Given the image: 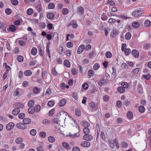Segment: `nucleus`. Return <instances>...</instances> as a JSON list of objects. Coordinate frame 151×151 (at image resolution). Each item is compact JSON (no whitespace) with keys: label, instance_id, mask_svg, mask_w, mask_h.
<instances>
[{"label":"nucleus","instance_id":"nucleus-1","mask_svg":"<svg viewBox=\"0 0 151 151\" xmlns=\"http://www.w3.org/2000/svg\"><path fill=\"white\" fill-rule=\"evenodd\" d=\"M143 11L140 8H138L135 9L133 12L132 15L134 17H137L141 16L143 14Z\"/></svg>","mask_w":151,"mask_h":151},{"label":"nucleus","instance_id":"nucleus-2","mask_svg":"<svg viewBox=\"0 0 151 151\" xmlns=\"http://www.w3.org/2000/svg\"><path fill=\"white\" fill-rule=\"evenodd\" d=\"M14 126V124L13 122H10L7 124L6 126V129L7 130H10L12 129Z\"/></svg>","mask_w":151,"mask_h":151},{"label":"nucleus","instance_id":"nucleus-3","mask_svg":"<svg viewBox=\"0 0 151 151\" xmlns=\"http://www.w3.org/2000/svg\"><path fill=\"white\" fill-rule=\"evenodd\" d=\"M16 127L17 128L20 129H24L26 127V125L24 123H17L16 125Z\"/></svg>","mask_w":151,"mask_h":151},{"label":"nucleus","instance_id":"nucleus-4","mask_svg":"<svg viewBox=\"0 0 151 151\" xmlns=\"http://www.w3.org/2000/svg\"><path fill=\"white\" fill-rule=\"evenodd\" d=\"M83 138L84 140L88 141H90L93 139L92 136L88 134L84 135Z\"/></svg>","mask_w":151,"mask_h":151},{"label":"nucleus","instance_id":"nucleus-5","mask_svg":"<svg viewBox=\"0 0 151 151\" xmlns=\"http://www.w3.org/2000/svg\"><path fill=\"white\" fill-rule=\"evenodd\" d=\"M90 143L87 141H84L81 142V145L83 147H88L90 145Z\"/></svg>","mask_w":151,"mask_h":151},{"label":"nucleus","instance_id":"nucleus-6","mask_svg":"<svg viewBox=\"0 0 151 151\" xmlns=\"http://www.w3.org/2000/svg\"><path fill=\"white\" fill-rule=\"evenodd\" d=\"M132 54L136 58H138L139 57V52L136 49H134L132 51Z\"/></svg>","mask_w":151,"mask_h":151},{"label":"nucleus","instance_id":"nucleus-7","mask_svg":"<svg viewBox=\"0 0 151 151\" xmlns=\"http://www.w3.org/2000/svg\"><path fill=\"white\" fill-rule=\"evenodd\" d=\"M0 29H1L2 32H6V26H5V24L3 23L0 22Z\"/></svg>","mask_w":151,"mask_h":151},{"label":"nucleus","instance_id":"nucleus-8","mask_svg":"<svg viewBox=\"0 0 151 151\" xmlns=\"http://www.w3.org/2000/svg\"><path fill=\"white\" fill-rule=\"evenodd\" d=\"M84 48L85 46L84 45H80L78 47L77 50L78 53L79 54L81 53L83 51Z\"/></svg>","mask_w":151,"mask_h":151},{"label":"nucleus","instance_id":"nucleus-9","mask_svg":"<svg viewBox=\"0 0 151 151\" xmlns=\"http://www.w3.org/2000/svg\"><path fill=\"white\" fill-rule=\"evenodd\" d=\"M20 112V110L19 108H17L14 109L12 111V113L14 115H17Z\"/></svg>","mask_w":151,"mask_h":151},{"label":"nucleus","instance_id":"nucleus-10","mask_svg":"<svg viewBox=\"0 0 151 151\" xmlns=\"http://www.w3.org/2000/svg\"><path fill=\"white\" fill-rule=\"evenodd\" d=\"M69 25L70 26V25L72 26L74 28H76L77 27V25L76 20L71 21L69 24Z\"/></svg>","mask_w":151,"mask_h":151},{"label":"nucleus","instance_id":"nucleus-11","mask_svg":"<svg viewBox=\"0 0 151 151\" xmlns=\"http://www.w3.org/2000/svg\"><path fill=\"white\" fill-rule=\"evenodd\" d=\"M66 102V100L65 99H63L60 100L58 104L59 105L61 106H64Z\"/></svg>","mask_w":151,"mask_h":151},{"label":"nucleus","instance_id":"nucleus-12","mask_svg":"<svg viewBox=\"0 0 151 151\" xmlns=\"http://www.w3.org/2000/svg\"><path fill=\"white\" fill-rule=\"evenodd\" d=\"M31 120L29 118L24 119L23 120V123L26 125L30 124L31 123Z\"/></svg>","mask_w":151,"mask_h":151},{"label":"nucleus","instance_id":"nucleus-13","mask_svg":"<svg viewBox=\"0 0 151 151\" xmlns=\"http://www.w3.org/2000/svg\"><path fill=\"white\" fill-rule=\"evenodd\" d=\"M127 116L129 119H132L133 118V114L131 111H128L127 113Z\"/></svg>","mask_w":151,"mask_h":151},{"label":"nucleus","instance_id":"nucleus-14","mask_svg":"<svg viewBox=\"0 0 151 151\" xmlns=\"http://www.w3.org/2000/svg\"><path fill=\"white\" fill-rule=\"evenodd\" d=\"M64 64L67 67H69L70 66V63L68 60H65L64 61Z\"/></svg>","mask_w":151,"mask_h":151},{"label":"nucleus","instance_id":"nucleus-15","mask_svg":"<svg viewBox=\"0 0 151 151\" xmlns=\"http://www.w3.org/2000/svg\"><path fill=\"white\" fill-rule=\"evenodd\" d=\"M132 25L134 28H137L139 27L140 24L138 22H134L133 23Z\"/></svg>","mask_w":151,"mask_h":151},{"label":"nucleus","instance_id":"nucleus-16","mask_svg":"<svg viewBox=\"0 0 151 151\" xmlns=\"http://www.w3.org/2000/svg\"><path fill=\"white\" fill-rule=\"evenodd\" d=\"M117 90L119 93H122L124 92L125 89L123 87L120 86L117 88Z\"/></svg>","mask_w":151,"mask_h":151},{"label":"nucleus","instance_id":"nucleus-17","mask_svg":"<svg viewBox=\"0 0 151 151\" xmlns=\"http://www.w3.org/2000/svg\"><path fill=\"white\" fill-rule=\"evenodd\" d=\"M62 145L64 147L67 149H70V146L66 142H63L62 143Z\"/></svg>","mask_w":151,"mask_h":151},{"label":"nucleus","instance_id":"nucleus-18","mask_svg":"<svg viewBox=\"0 0 151 151\" xmlns=\"http://www.w3.org/2000/svg\"><path fill=\"white\" fill-rule=\"evenodd\" d=\"M32 74V71L30 70H27L25 71L24 72V74L27 76L31 75Z\"/></svg>","mask_w":151,"mask_h":151},{"label":"nucleus","instance_id":"nucleus-19","mask_svg":"<svg viewBox=\"0 0 151 151\" xmlns=\"http://www.w3.org/2000/svg\"><path fill=\"white\" fill-rule=\"evenodd\" d=\"M32 107H29L28 110V112L30 114H32L35 111V109Z\"/></svg>","mask_w":151,"mask_h":151},{"label":"nucleus","instance_id":"nucleus-20","mask_svg":"<svg viewBox=\"0 0 151 151\" xmlns=\"http://www.w3.org/2000/svg\"><path fill=\"white\" fill-rule=\"evenodd\" d=\"M81 124L83 127H88L90 126V124L89 123L86 121H82L81 123Z\"/></svg>","mask_w":151,"mask_h":151},{"label":"nucleus","instance_id":"nucleus-21","mask_svg":"<svg viewBox=\"0 0 151 151\" xmlns=\"http://www.w3.org/2000/svg\"><path fill=\"white\" fill-rule=\"evenodd\" d=\"M47 17L50 19H52L54 17V14L52 13H49L47 15Z\"/></svg>","mask_w":151,"mask_h":151},{"label":"nucleus","instance_id":"nucleus-22","mask_svg":"<svg viewBox=\"0 0 151 151\" xmlns=\"http://www.w3.org/2000/svg\"><path fill=\"white\" fill-rule=\"evenodd\" d=\"M37 52V49L35 47H33L31 50V54L34 55H36Z\"/></svg>","mask_w":151,"mask_h":151},{"label":"nucleus","instance_id":"nucleus-23","mask_svg":"<svg viewBox=\"0 0 151 151\" xmlns=\"http://www.w3.org/2000/svg\"><path fill=\"white\" fill-rule=\"evenodd\" d=\"M34 93L35 94L38 93L40 92L39 88L36 87H34L33 90Z\"/></svg>","mask_w":151,"mask_h":151},{"label":"nucleus","instance_id":"nucleus-24","mask_svg":"<svg viewBox=\"0 0 151 151\" xmlns=\"http://www.w3.org/2000/svg\"><path fill=\"white\" fill-rule=\"evenodd\" d=\"M60 122V120L58 118H54L52 121V122L53 123L58 124L59 122Z\"/></svg>","mask_w":151,"mask_h":151},{"label":"nucleus","instance_id":"nucleus-25","mask_svg":"<svg viewBox=\"0 0 151 151\" xmlns=\"http://www.w3.org/2000/svg\"><path fill=\"white\" fill-rule=\"evenodd\" d=\"M100 68V65L98 63H95L93 66V68L94 70H97Z\"/></svg>","mask_w":151,"mask_h":151},{"label":"nucleus","instance_id":"nucleus-26","mask_svg":"<svg viewBox=\"0 0 151 151\" xmlns=\"http://www.w3.org/2000/svg\"><path fill=\"white\" fill-rule=\"evenodd\" d=\"M131 37V34L130 32H127L125 36V38L127 40H129L130 39Z\"/></svg>","mask_w":151,"mask_h":151},{"label":"nucleus","instance_id":"nucleus-27","mask_svg":"<svg viewBox=\"0 0 151 151\" xmlns=\"http://www.w3.org/2000/svg\"><path fill=\"white\" fill-rule=\"evenodd\" d=\"M9 29L11 31L14 32L15 31L16 28L14 25H12L10 26Z\"/></svg>","mask_w":151,"mask_h":151},{"label":"nucleus","instance_id":"nucleus-28","mask_svg":"<svg viewBox=\"0 0 151 151\" xmlns=\"http://www.w3.org/2000/svg\"><path fill=\"white\" fill-rule=\"evenodd\" d=\"M121 85L124 89L127 88L129 86L128 83L125 82H122L121 83Z\"/></svg>","mask_w":151,"mask_h":151},{"label":"nucleus","instance_id":"nucleus-29","mask_svg":"<svg viewBox=\"0 0 151 151\" xmlns=\"http://www.w3.org/2000/svg\"><path fill=\"white\" fill-rule=\"evenodd\" d=\"M48 140L50 142H53L55 141L54 137L52 136H50L48 137Z\"/></svg>","mask_w":151,"mask_h":151},{"label":"nucleus","instance_id":"nucleus-30","mask_svg":"<svg viewBox=\"0 0 151 151\" xmlns=\"http://www.w3.org/2000/svg\"><path fill=\"white\" fill-rule=\"evenodd\" d=\"M101 19L103 21H106L107 20L108 17L105 14L103 13L102 14Z\"/></svg>","mask_w":151,"mask_h":151},{"label":"nucleus","instance_id":"nucleus-31","mask_svg":"<svg viewBox=\"0 0 151 151\" xmlns=\"http://www.w3.org/2000/svg\"><path fill=\"white\" fill-rule=\"evenodd\" d=\"M138 110L140 112L142 113L145 110V108L143 106H141L139 107Z\"/></svg>","mask_w":151,"mask_h":151},{"label":"nucleus","instance_id":"nucleus-32","mask_svg":"<svg viewBox=\"0 0 151 151\" xmlns=\"http://www.w3.org/2000/svg\"><path fill=\"white\" fill-rule=\"evenodd\" d=\"M33 10L31 8L29 9L27 11V14L28 15H31L33 13Z\"/></svg>","mask_w":151,"mask_h":151},{"label":"nucleus","instance_id":"nucleus-33","mask_svg":"<svg viewBox=\"0 0 151 151\" xmlns=\"http://www.w3.org/2000/svg\"><path fill=\"white\" fill-rule=\"evenodd\" d=\"M48 7L49 9H53L55 7V4L53 3H50L48 4Z\"/></svg>","mask_w":151,"mask_h":151},{"label":"nucleus","instance_id":"nucleus-34","mask_svg":"<svg viewBox=\"0 0 151 151\" xmlns=\"http://www.w3.org/2000/svg\"><path fill=\"white\" fill-rule=\"evenodd\" d=\"M82 88L85 90H87L88 87V85L87 83H84L82 86Z\"/></svg>","mask_w":151,"mask_h":151},{"label":"nucleus","instance_id":"nucleus-35","mask_svg":"<svg viewBox=\"0 0 151 151\" xmlns=\"http://www.w3.org/2000/svg\"><path fill=\"white\" fill-rule=\"evenodd\" d=\"M62 12L63 14L66 15L68 12V10L67 8H63L62 10Z\"/></svg>","mask_w":151,"mask_h":151},{"label":"nucleus","instance_id":"nucleus-36","mask_svg":"<svg viewBox=\"0 0 151 151\" xmlns=\"http://www.w3.org/2000/svg\"><path fill=\"white\" fill-rule=\"evenodd\" d=\"M83 132L86 134H88L89 132V129L87 127H85L83 128Z\"/></svg>","mask_w":151,"mask_h":151},{"label":"nucleus","instance_id":"nucleus-37","mask_svg":"<svg viewBox=\"0 0 151 151\" xmlns=\"http://www.w3.org/2000/svg\"><path fill=\"white\" fill-rule=\"evenodd\" d=\"M34 104V101L30 100L29 101L28 103V106L30 107H32Z\"/></svg>","mask_w":151,"mask_h":151},{"label":"nucleus","instance_id":"nucleus-38","mask_svg":"<svg viewBox=\"0 0 151 151\" xmlns=\"http://www.w3.org/2000/svg\"><path fill=\"white\" fill-rule=\"evenodd\" d=\"M36 131L35 129H32L30 131V134L32 136H35L36 134Z\"/></svg>","mask_w":151,"mask_h":151},{"label":"nucleus","instance_id":"nucleus-39","mask_svg":"<svg viewBox=\"0 0 151 151\" xmlns=\"http://www.w3.org/2000/svg\"><path fill=\"white\" fill-rule=\"evenodd\" d=\"M39 135L41 137L44 138L46 137V133L44 132H41L40 133Z\"/></svg>","mask_w":151,"mask_h":151},{"label":"nucleus","instance_id":"nucleus-40","mask_svg":"<svg viewBox=\"0 0 151 151\" xmlns=\"http://www.w3.org/2000/svg\"><path fill=\"white\" fill-rule=\"evenodd\" d=\"M89 105L90 107L93 108L98 107V104H97L93 103V102L90 103Z\"/></svg>","mask_w":151,"mask_h":151},{"label":"nucleus","instance_id":"nucleus-41","mask_svg":"<svg viewBox=\"0 0 151 151\" xmlns=\"http://www.w3.org/2000/svg\"><path fill=\"white\" fill-rule=\"evenodd\" d=\"M22 141V139L21 137L17 138L16 140V142L17 144H20Z\"/></svg>","mask_w":151,"mask_h":151},{"label":"nucleus","instance_id":"nucleus-42","mask_svg":"<svg viewBox=\"0 0 151 151\" xmlns=\"http://www.w3.org/2000/svg\"><path fill=\"white\" fill-rule=\"evenodd\" d=\"M6 14L8 15L12 13V10L10 8H6L5 10Z\"/></svg>","mask_w":151,"mask_h":151},{"label":"nucleus","instance_id":"nucleus-43","mask_svg":"<svg viewBox=\"0 0 151 151\" xmlns=\"http://www.w3.org/2000/svg\"><path fill=\"white\" fill-rule=\"evenodd\" d=\"M124 51L125 54L126 55H128L131 52V50L129 48L126 49Z\"/></svg>","mask_w":151,"mask_h":151},{"label":"nucleus","instance_id":"nucleus-44","mask_svg":"<svg viewBox=\"0 0 151 151\" xmlns=\"http://www.w3.org/2000/svg\"><path fill=\"white\" fill-rule=\"evenodd\" d=\"M106 58H110L111 57L112 54L110 52L108 51L106 53Z\"/></svg>","mask_w":151,"mask_h":151},{"label":"nucleus","instance_id":"nucleus-45","mask_svg":"<svg viewBox=\"0 0 151 151\" xmlns=\"http://www.w3.org/2000/svg\"><path fill=\"white\" fill-rule=\"evenodd\" d=\"M151 24V23L150 20H147L145 21L144 22V25L145 27H148Z\"/></svg>","mask_w":151,"mask_h":151},{"label":"nucleus","instance_id":"nucleus-46","mask_svg":"<svg viewBox=\"0 0 151 151\" xmlns=\"http://www.w3.org/2000/svg\"><path fill=\"white\" fill-rule=\"evenodd\" d=\"M88 76L90 77L93 76L94 75V73L93 70H89L88 73Z\"/></svg>","mask_w":151,"mask_h":151},{"label":"nucleus","instance_id":"nucleus-47","mask_svg":"<svg viewBox=\"0 0 151 151\" xmlns=\"http://www.w3.org/2000/svg\"><path fill=\"white\" fill-rule=\"evenodd\" d=\"M34 109L36 112H38L40 110V105H37L36 106V107L34 108Z\"/></svg>","mask_w":151,"mask_h":151},{"label":"nucleus","instance_id":"nucleus-48","mask_svg":"<svg viewBox=\"0 0 151 151\" xmlns=\"http://www.w3.org/2000/svg\"><path fill=\"white\" fill-rule=\"evenodd\" d=\"M11 3L14 5H17L18 3V1L17 0H11Z\"/></svg>","mask_w":151,"mask_h":151},{"label":"nucleus","instance_id":"nucleus-49","mask_svg":"<svg viewBox=\"0 0 151 151\" xmlns=\"http://www.w3.org/2000/svg\"><path fill=\"white\" fill-rule=\"evenodd\" d=\"M23 57L21 55H19L17 58V60L19 62H22L23 60Z\"/></svg>","mask_w":151,"mask_h":151},{"label":"nucleus","instance_id":"nucleus-50","mask_svg":"<svg viewBox=\"0 0 151 151\" xmlns=\"http://www.w3.org/2000/svg\"><path fill=\"white\" fill-rule=\"evenodd\" d=\"M25 117V115L23 113H21L19 114L18 115V117L20 119H22L24 118Z\"/></svg>","mask_w":151,"mask_h":151},{"label":"nucleus","instance_id":"nucleus-51","mask_svg":"<svg viewBox=\"0 0 151 151\" xmlns=\"http://www.w3.org/2000/svg\"><path fill=\"white\" fill-rule=\"evenodd\" d=\"M55 109H53L49 111V115L50 116H52L54 113Z\"/></svg>","mask_w":151,"mask_h":151},{"label":"nucleus","instance_id":"nucleus-52","mask_svg":"<svg viewBox=\"0 0 151 151\" xmlns=\"http://www.w3.org/2000/svg\"><path fill=\"white\" fill-rule=\"evenodd\" d=\"M76 114V115L80 116H81V111L80 110L78 109H77L75 111Z\"/></svg>","mask_w":151,"mask_h":151},{"label":"nucleus","instance_id":"nucleus-53","mask_svg":"<svg viewBox=\"0 0 151 151\" xmlns=\"http://www.w3.org/2000/svg\"><path fill=\"white\" fill-rule=\"evenodd\" d=\"M108 3L110 5L112 6H114L115 5L114 2L112 0H109L108 1Z\"/></svg>","mask_w":151,"mask_h":151},{"label":"nucleus","instance_id":"nucleus-54","mask_svg":"<svg viewBox=\"0 0 151 151\" xmlns=\"http://www.w3.org/2000/svg\"><path fill=\"white\" fill-rule=\"evenodd\" d=\"M19 43L20 45L22 46H25L26 44L25 42L21 40H20L19 41Z\"/></svg>","mask_w":151,"mask_h":151},{"label":"nucleus","instance_id":"nucleus-55","mask_svg":"<svg viewBox=\"0 0 151 151\" xmlns=\"http://www.w3.org/2000/svg\"><path fill=\"white\" fill-rule=\"evenodd\" d=\"M116 22V20L113 18H110L108 21V22L109 23H114Z\"/></svg>","mask_w":151,"mask_h":151},{"label":"nucleus","instance_id":"nucleus-56","mask_svg":"<svg viewBox=\"0 0 151 151\" xmlns=\"http://www.w3.org/2000/svg\"><path fill=\"white\" fill-rule=\"evenodd\" d=\"M122 104L121 101L119 100H118L116 103V105L117 107L120 108L122 106Z\"/></svg>","mask_w":151,"mask_h":151},{"label":"nucleus","instance_id":"nucleus-57","mask_svg":"<svg viewBox=\"0 0 151 151\" xmlns=\"http://www.w3.org/2000/svg\"><path fill=\"white\" fill-rule=\"evenodd\" d=\"M53 38L55 39L56 40H58V34L57 32H55L53 36Z\"/></svg>","mask_w":151,"mask_h":151},{"label":"nucleus","instance_id":"nucleus-58","mask_svg":"<svg viewBox=\"0 0 151 151\" xmlns=\"http://www.w3.org/2000/svg\"><path fill=\"white\" fill-rule=\"evenodd\" d=\"M71 72L72 74L74 75H75L78 72L75 68H73Z\"/></svg>","mask_w":151,"mask_h":151},{"label":"nucleus","instance_id":"nucleus-59","mask_svg":"<svg viewBox=\"0 0 151 151\" xmlns=\"http://www.w3.org/2000/svg\"><path fill=\"white\" fill-rule=\"evenodd\" d=\"M5 64H6V72H7L9 71L10 69V68L9 66L7 65L6 63H4L3 64L4 65H5Z\"/></svg>","mask_w":151,"mask_h":151},{"label":"nucleus","instance_id":"nucleus-60","mask_svg":"<svg viewBox=\"0 0 151 151\" xmlns=\"http://www.w3.org/2000/svg\"><path fill=\"white\" fill-rule=\"evenodd\" d=\"M129 104L130 102L128 100H125L124 101L123 104L127 106L129 105Z\"/></svg>","mask_w":151,"mask_h":151},{"label":"nucleus","instance_id":"nucleus-61","mask_svg":"<svg viewBox=\"0 0 151 151\" xmlns=\"http://www.w3.org/2000/svg\"><path fill=\"white\" fill-rule=\"evenodd\" d=\"M67 46L68 47H73V44L71 42H69L67 43L66 44Z\"/></svg>","mask_w":151,"mask_h":151},{"label":"nucleus","instance_id":"nucleus-62","mask_svg":"<svg viewBox=\"0 0 151 151\" xmlns=\"http://www.w3.org/2000/svg\"><path fill=\"white\" fill-rule=\"evenodd\" d=\"M126 48V44L125 43L122 44V46L121 50L122 51H124Z\"/></svg>","mask_w":151,"mask_h":151},{"label":"nucleus","instance_id":"nucleus-63","mask_svg":"<svg viewBox=\"0 0 151 151\" xmlns=\"http://www.w3.org/2000/svg\"><path fill=\"white\" fill-rule=\"evenodd\" d=\"M121 145L123 147H127L128 146L127 143L125 142H122Z\"/></svg>","mask_w":151,"mask_h":151},{"label":"nucleus","instance_id":"nucleus-64","mask_svg":"<svg viewBox=\"0 0 151 151\" xmlns=\"http://www.w3.org/2000/svg\"><path fill=\"white\" fill-rule=\"evenodd\" d=\"M42 122L43 123L45 124H48L50 123L49 121L47 119H44Z\"/></svg>","mask_w":151,"mask_h":151}]
</instances>
